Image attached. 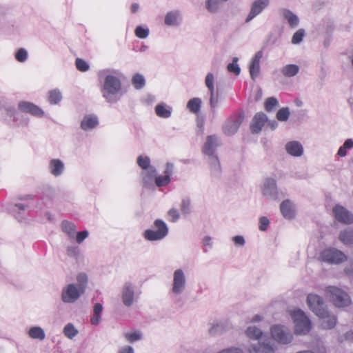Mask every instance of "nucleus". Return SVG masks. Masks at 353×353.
<instances>
[{
	"mask_svg": "<svg viewBox=\"0 0 353 353\" xmlns=\"http://www.w3.org/2000/svg\"><path fill=\"white\" fill-rule=\"evenodd\" d=\"M225 330L223 323H217L213 324L209 329V333L212 336L221 334Z\"/></svg>",
	"mask_w": 353,
	"mask_h": 353,
	"instance_id": "obj_48",
	"label": "nucleus"
},
{
	"mask_svg": "<svg viewBox=\"0 0 353 353\" xmlns=\"http://www.w3.org/2000/svg\"><path fill=\"white\" fill-rule=\"evenodd\" d=\"M270 332L272 339L280 344L287 345L293 340L292 332L283 325H274L271 327Z\"/></svg>",
	"mask_w": 353,
	"mask_h": 353,
	"instance_id": "obj_9",
	"label": "nucleus"
},
{
	"mask_svg": "<svg viewBox=\"0 0 353 353\" xmlns=\"http://www.w3.org/2000/svg\"><path fill=\"white\" fill-rule=\"evenodd\" d=\"M77 68L81 72H86L89 70V64L82 59L77 58L75 61Z\"/></svg>",
	"mask_w": 353,
	"mask_h": 353,
	"instance_id": "obj_53",
	"label": "nucleus"
},
{
	"mask_svg": "<svg viewBox=\"0 0 353 353\" xmlns=\"http://www.w3.org/2000/svg\"><path fill=\"white\" fill-rule=\"evenodd\" d=\"M220 145V138L217 135H209L204 143L203 152L207 156L215 155V151Z\"/></svg>",
	"mask_w": 353,
	"mask_h": 353,
	"instance_id": "obj_18",
	"label": "nucleus"
},
{
	"mask_svg": "<svg viewBox=\"0 0 353 353\" xmlns=\"http://www.w3.org/2000/svg\"><path fill=\"white\" fill-rule=\"evenodd\" d=\"M62 99V93L58 88L53 89L49 92L48 102L51 105L59 104Z\"/></svg>",
	"mask_w": 353,
	"mask_h": 353,
	"instance_id": "obj_39",
	"label": "nucleus"
},
{
	"mask_svg": "<svg viewBox=\"0 0 353 353\" xmlns=\"http://www.w3.org/2000/svg\"><path fill=\"white\" fill-rule=\"evenodd\" d=\"M204 7L212 14L219 13L223 8L221 0H205Z\"/></svg>",
	"mask_w": 353,
	"mask_h": 353,
	"instance_id": "obj_27",
	"label": "nucleus"
},
{
	"mask_svg": "<svg viewBox=\"0 0 353 353\" xmlns=\"http://www.w3.org/2000/svg\"><path fill=\"white\" fill-rule=\"evenodd\" d=\"M181 212L186 215L191 212V202L188 198H183L180 205Z\"/></svg>",
	"mask_w": 353,
	"mask_h": 353,
	"instance_id": "obj_50",
	"label": "nucleus"
},
{
	"mask_svg": "<svg viewBox=\"0 0 353 353\" xmlns=\"http://www.w3.org/2000/svg\"><path fill=\"white\" fill-rule=\"evenodd\" d=\"M141 292L137 286L130 281L123 283L121 290V299L122 303L127 307H130L139 298Z\"/></svg>",
	"mask_w": 353,
	"mask_h": 353,
	"instance_id": "obj_6",
	"label": "nucleus"
},
{
	"mask_svg": "<svg viewBox=\"0 0 353 353\" xmlns=\"http://www.w3.org/2000/svg\"><path fill=\"white\" fill-rule=\"evenodd\" d=\"M286 152L294 157H300L303 154L304 149L302 144L297 141H291L285 145Z\"/></svg>",
	"mask_w": 353,
	"mask_h": 353,
	"instance_id": "obj_21",
	"label": "nucleus"
},
{
	"mask_svg": "<svg viewBox=\"0 0 353 353\" xmlns=\"http://www.w3.org/2000/svg\"><path fill=\"white\" fill-rule=\"evenodd\" d=\"M83 294L74 285V283H69L62 288L61 299L64 303H74Z\"/></svg>",
	"mask_w": 353,
	"mask_h": 353,
	"instance_id": "obj_12",
	"label": "nucleus"
},
{
	"mask_svg": "<svg viewBox=\"0 0 353 353\" xmlns=\"http://www.w3.org/2000/svg\"><path fill=\"white\" fill-rule=\"evenodd\" d=\"M203 245L205 248L204 252H207L208 250L212 249L213 246L212 237L208 235L205 236L203 239Z\"/></svg>",
	"mask_w": 353,
	"mask_h": 353,
	"instance_id": "obj_56",
	"label": "nucleus"
},
{
	"mask_svg": "<svg viewBox=\"0 0 353 353\" xmlns=\"http://www.w3.org/2000/svg\"><path fill=\"white\" fill-rule=\"evenodd\" d=\"M137 163L143 170L141 173L143 187L152 186V179L157 172V169L151 165L150 159L148 156L139 155L137 157Z\"/></svg>",
	"mask_w": 353,
	"mask_h": 353,
	"instance_id": "obj_4",
	"label": "nucleus"
},
{
	"mask_svg": "<svg viewBox=\"0 0 353 353\" xmlns=\"http://www.w3.org/2000/svg\"><path fill=\"white\" fill-rule=\"evenodd\" d=\"M103 311V305L97 303L93 307V315L91 317L90 322L93 325H97L101 321V314Z\"/></svg>",
	"mask_w": 353,
	"mask_h": 353,
	"instance_id": "obj_38",
	"label": "nucleus"
},
{
	"mask_svg": "<svg viewBox=\"0 0 353 353\" xmlns=\"http://www.w3.org/2000/svg\"><path fill=\"white\" fill-rule=\"evenodd\" d=\"M290 114V109L288 107L282 108L276 113V119L279 121H286Z\"/></svg>",
	"mask_w": 353,
	"mask_h": 353,
	"instance_id": "obj_47",
	"label": "nucleus"
},
{
	"mask_svg": "<svg viewBox=\"0 0 353 353\" xmlns=\"http://www.w3.org/2000/svg\"><path fill=\"white\" fill-rule=\"evenodd\" d=\"M263 333L261 330L254 325H250L245 330V335L251 340L257 341V343H251L248 347V353H275V348L270 342H261Z\"/></svg>",
	"mask_w": 353,
	"mask_h": 353,
	"instance_id": "obj_2",
	"label": "nucleus"
},
{
	"mask_svg": "<svg viewBox=\"0 0 353 353\" xmlns=\"http://www.w3.org/2000/svg\"><path fill=\"white\" fill-rule=\"evenodd\" d=\"M243 116L235 114L230 117L223 125V131L225 134L232 136L236 133L240 125L243 121Z\"/></svg>",
	"mask_w": 353,
	"mask_h": 353,
	"instance_id": "obj_14",
	"label": "nucleus"
},
{
	"mask_svg": "<svg viewBox=\"0 0 353 353\" xmlns=\"http://www.w3.org/2000/svg\"><path fill=\"white\" fill-rule=\"evenodd\" d=\"M282 16L287 20L290 26L292 28H296L299 23V19L292 11L288 9L281 10Z\"/></svg>",
	"mask_w": 353,
	"mask_h": 353,
	"instance_id": "obj_31",
	"label": "nucleus"
},
{
	"mask_svg": "<svg viewBox=\"0 0 353 353\" xmlns=\"http://www.w3.org/2000/svg\"><path fill=\"white\" fill-rule=\"evenodd\" d=\"M97 77L101 83L100 91L105 102L115 104L125 94L122 84L123 74L119 70L106 68L100 70Z\"/></svg>",
	"mask_w": 353,
	"mask_h": 353,
	"instance_id": "obj_1",
	"label": "nucleus"
},
{
	"mask_svg": "<svg viewBox=\"0 0 353 353\" xmlns=\"http://www.w3.org/2000/svg\"><path fill=\"white\" fill-rule=\"evenodd\" d=\"M132 83L135 89L140 90L145 86V80L142 74L137 73L132 77Z\"/></svg>",
	"mask_w": 353,
	"mask_h": 353,
	"instance_id": "obj_41",
	"label": "nucleus"
},
{
	"mask_svg": "<svg viewBox=\"0 0 353 353\" xmlns=\"http://www.w3.org/2000/svg\"><path fill=\"white\" fill-rule=\"evenodd\" d=\"M63 333L68 339H72L79 334V331L72 323H69L64 326Z\"/></svg>",
	"mask_w": 353,
	"mask_h": 353,
	"instance_id": "obj_40",
	"label": "nucleus"
},
{
	"mask_svg": "<svg viewBox=\"0 0 353 353\" xmlns=\"http://www.w3.org/2000/svg\"><path fill=\"white\" fill-rule=\"evenodd\" d=\"M89 235V232L88 230H83L81 232H76V241L80 244Z\"/></svg>",
	"mask_w": 353,
	"mask_h": 353,
	"instance_id": "obj_58",
	"label": "nucleus"
},
{
	"mask_svg": "<svg viewBox=\"0 0 353 353\" xmlns=\"http://www.w3.org/2000/svg\"><path fill=\"white\" fill-rule=\"evenodd\" d=\"M267 122L268 117L265 113L261 112L256 113L253 117L250 124L252 132L254 134L259 133Z\"/></svg>",
	"mask_w": 353,
	"mask_h": 353,
	"instance_id": "obj_20",
	"label": "nucleus"
},
{
	"mask_svg": "<svg viewBox=\"0 0 353 353\" xmlns=\"http://www.w3.org/2000/svg\"><path fill=\"white\" fill-rule=\"evenodd\" d=\"M28 336L35 340L43 341L46 339L44 330L40 326H32L28 331Z\"/></svg>",
	"mask_w": 353,
	"mask_h": 353,
	"instance_id": "obj_33",
	"label": "nucleus"
},
{
	"mask_svg": "<svg viewBox=\"0 0 353 353\" xmlns=\"http://www.w3.org/2000/svg\"><path fill=\"white\" fill-rule=\"evenodd\" d=\"M62 231L65 233L70 239L74 240L76 235V225L68 221H63L61 225Z\"/></svg>",
	"mask_w": 353,
	"mask_h": 353,
	"instance_id": "obj_35",
	"label": "nucleus"
},
{
	"mask_svg": "<svg viewBox=\"0 0 353 353\" xmlns=\"http://www.w3.org/2000/svg\"><path fill=\"white\" fill-rule=\"evenodd\" d=\"M267 127H269L272 130H275L278 127V123L275 120H270L267 122Z\"/></svg>",
	"mask_w": 353,
	"mask_h": 353,
	"instance_id": "obj_64",
	"label": "nucleus"
},
{
	"mask_svg": "<svg viewBox=\"0 0 353 353\" xmlns=\"http://www.w3.org/2000/svg\"><path fill=\"white\" fill-rule=\"evenodd\" d=\"M15 59L21 63L25 62L28 59V52L24 48H20L15 54Z\"/></svg>",
	"mask_w": 353,
	"mask_h": 353,
	"instance_id": "obj_54",
	"label": "nucleus"
},
{
	"mask_svg": "<svg viewBox=\"0 0 353 353\" xmlns=\"http://www.w3.org/2000/svg\"><path fill=\"white\" fill-rule=\"evenodd\" d=\"M182 21V13L177 9L167 12L164 17V24L168 27H179Z\"/></svg>",
	"mask_w": 353,
	"mask_h": 353,
	"instance_id": "obj_17",
	"label": "nucleus"
},
{
	"mask_svg": "<svg viewBox=\"0 0 353 353\" xmlns=\"http://www.w3.org/2000/svg\"><path fill=\"white\" fill-rule=\"evenodd\" d=\"M280 210L284 218L290 219L294 216V206L293 203L289 200H284L280 205Z\"/></svg>",
	"mask_w": 353,
	"mask_h": 353,
	"instance_id": "obj_25",
	"label": "nucleus"
},
{
	"mask_svg": "<svg viewBox=\"0 0 353 353\" xmlns=\"http://www.w3.org/2000/svg\"><path fill=\"white\" fill-rule=\"evenodd\" d=\"M48 170L54 176H60L65 170V164L59 159H52L49 161Z\"/></svg>",
	"mask_w": 353,
	"mask_h": 353,
	"instance_id": "obj_23",
	"label": "nucleus"
},
{
	"mask_svg": "<svg viewBox=\"0 0 353 353\" xmlns=\"http://www.w3.org/2000/svg\"><path fill=\"white\" fill-rule=\"evenodd\" d=\"M209 105L210 114L212 117V120H213L216 118L217 110L220 105L219 97L217 95L215 94V92L210 93Z\"/></svg>",
	"mask_w": 353,
	"mask_h": 353,
	"instance_id": "obj_30",
	"label": "nucleus"
},
{
	"mask_svg": "<svg viewBox=\"0 0 353 353\" xmlns=\"http://www.w3.org/2000/svg\"><path fill=\"white\" fill-rule=\"evenodd\" d=\"M238 60L237 57H234L232 62L229 63L227 67L228 71L234 73L235 75H239L241 72V68L237 63Z\"/></svg>",
	"mask_w": 353,
	"mask_h": 353,
	"instance_id": "obj_51",
	"label": "nucleus"
},
{
	"mask_svg": "<svg viewBox=\"0 0 353 353\" xmlns=\"http://www.w3.org/2000/svg\"><path fill=\"white\" fill-rule=\"evenodd\" d=\"M333 213L338 221L345 224L353 223V214L344 207L340 205H335Z\"/></svg>",
	"mask_w": 353,
	"mask_h": 353,
	"instance_id": "obj_16",
	"label": "nucleus"
},
{
	"mask_svg": "<svg viewBox=\"0 0 353 353\" xmlns=\"http://www.w3.org/2000/svg\"><path fill=\"white\" fill-rule=\"evenodd\" d=\"M125 339L130 343H134L142 339V333L140 331L126 332L124 334Z\"/></svg>",
	"mask_w": 353,
	"mask_h": 353,
	"instance_id": "obj_45",
	"label": "nucleus"
},
{
	"mask_svg": "<svg viewBox=\"0 0 353 353\" xmlns=\"http://www.w3.org/2000/svg\"><path fill=\"white\" fill-rule=\"evenodd\" d=\"M168 232L169 229L165 222L161 219H156L152 228L145 230L143 236L149 241H159L165 239Z\"/></svg>",
	"mask_w": 353,
	"mask_h": 353,
	"instance_id": "obj_5",
	"label": "nucleus"
},
{
	"mask_svg": "<svg viewBox=\"0 0 353 353\" xmlns=\"http://www.w3.org/2000/svg\"><path fill=\"white\" fill-rule=\"evenodd\" d=\"M305 30L303 29L298 30L292 36V43L293 44H299L303 39Z\"/></svg>",
	"mask_w": 353,
	"mask_h": 353,
	"instance_id": "obj_52",
	"label": "nucleus"
},
{
	"mask_svg": "<svg viewBox=\"0 0 353 353\" xmlns=\"http://www.w3.org/2000/svg\"><path fill=\"white\" fill-rule=\"evenodd\" d=\"M214 75L212 72H208L205 78V84L210 93L215 92L214 88Z\"/></svg>",
	"mask_w": 353,
	"mask_h": 353,
	"instance_id": "obj_44",
	"label": "nucleus"
},
{
	"mask_svg": "<svg viewBox=\"0 0 353 353\" xmlns=\"http://www.w3.org/2000/svg\"><path fill=\"white\" fill-rule=\"evenodd\" d=\"M300 68L296 64H287L282 67L281 70V74L287 78L295 77L299 72Z\"/></svg>",
	"mask_w": 353,
	"mask_h": 353,
	"instance_id": "obj_34",
	"label": "nucleus"
},
{
	"mask_svg": "<svg viewBox=\"0 0 353 353\" xmlns=\"http://www.w3.org/2000/svg\"><path fill=\"white\" fill-rule=\"evenodd\" d=\"M208 161L212 174L218 176L221 172V166L216 154L208 156Z\"/></svg>",
	"mask_w": 353,
	"mask_h": 353,
	"instance_id": "obj_29",
	"label": "nucleus"
},
{
	"mask_svg": "<svg viewBox=\"0 0 353 353\" xmlns=\"http://www.w3.org/2000/svg\"><path fill=\"white\" fill-rule=\"evenodd\" d=\"M339 239L344 244L353 243V230H345L341 232Z\"/></svg>",
	"mask_w": 353,
	"mask_h": 353,
	"instance_id": "obj_42",
	"label": "nucleus"
},
{
	"mask_svg": "<svg viewBox=\"0 0 353 353\" xmlns=\"http://www.w3.org/2000/svg\"><path fill=\"white\" fill-rule=\"evenodd\" d=\"M320 258L322 261L330 264H339L347 259L342 251L334 248L323 250L320 254Z\"/></svg>",
	"mask_w": 353,
	"mask_h": 353,
	"instance_id": "obj_10",
	"label": "nucleus"
},
{
	"mask_svg": "<svg viewBox=\"0 0 353 353\" xmlns=\"http://www.w3.org/2000/svg\"><path fill=\"white\" fill-rule=\"evenodd\" d=\"M270 224V221L266 216H261L259 219V229L261 231H265Z\"/></svg>",
	"mask_w": 353,
	"mask_h": 353,
	"instance_id": "obj_59",
	"label": "nucleus"
},
{
	"mask_svg": "<svg viewBox=\"0 0 353 353\" xmlns=\"http://www.w3.org/2000/svg\"><path fill=\"white\" fill-rule=\"evenodd\" d=\"M201 99L199 97H194L188 101L186 107L190 112L198 114L201 110Z\"/></svg>",
	"mask_w": 353,
	"mask_h": 353,
	"instance_id": "obj_37",
	"label": "nucleus"
},
{
	"mask_svg": "<svg viewBox=\"0 0 353 353\" xmlns=\"http://www.w3.org/2000/svg\"><path fill=\"white\" fill-rule=\"evenodd\" d=\"M270 4V0H254L250 6V11L245 19V23H249L260 14Z\"/></svg>",
	"mask_w": 353,
	"mask_h": 353,
	"instance_id": "obj_15",
	"label": "nucleus"
},
{
	"mask_svg": "<svg viewBox=\"0 0 353 353\" xmlns=\"http://www.w3.org/2000/svg\"><path fill=\"white\" fill-rule=\"evenodd\" d=\"M174 171V165L172 163H167L165 165V170L163 172L165 176H168L169 178H171V176L173 174Z\"/></svg>",
	"mask_w": 353,
	"mask_h": 353,
	"instance_id": "obj_62",
	"label": "nucleus"
},
{
	"mask_svg": "<svg viewBox=\"0 0 353 353\" xmlns=\"http://www.w3.org/2000/svg\"><path fill=\"white\" fill-rule=\"evenodd\" d=\"M326 293L335 306L343 307L350 303L349 295L343 290L335 286H329L326 289Z\"/></svg>",
	"mask_w": 353,
	"mask_h": 353,
	"instance_id": "obj_8",
	"label": "nucleus"
},
{
	"mask_svg": "<svg viewBox=\"0 0 353 353\" xmlns=\"http://www.w3.org/2000/svg\"><path fill=\"white\" fill-rule=\"evenodd\" d=\"M150 30L148 27L139 26L134 30L135 35L139 39H145L148 37Z\"/></svg>",
	"mask_w": 353,
	"mask_h": 353,
	"instance_id": "obj_49",
	"label": "nucleus"
},
{
	"mask_svg": "<svg viewBox=\"0 0 353 353\" xmlns=\"http://www.w3.org/2000/svg\"><path fill=\"white\" fill-rule=\"evenodd\" d=\"M119 353H134V349L131 346L126 345V346L122 347L119 350Z\"/></svg>",
	"mask_w": 353,
	"mask_h": 353,
	"instance_id": "obj_63",
	"label": "nucleus"
},
{
	"mask_svg": "<svg viewBox=\"0 0 353 353\" xmlns=\"http://www.w3.org/2000/svg\"><path fill=\"white\" fill-rule=\"evenodd\" d=\"M232 241L236 247L242 248L245 244V240L243 236L236 235L232 238Z\"/></svg>",
	"mask_w": 353,
	"mask_h": 353,
	"instance_id": "obj_57",
	"label": "nucleus"
},
{
	"mask_svg": "<svg viewBox=\"0 0 353 353\" xmlns=\"http://www.w3.org/2000/svg\"><path fill=\"white\" fill-rule=\"evenodd\" d=\"M19 109L26 113L37 117H43L44 112L38 105L28 101H21L18 105Z\"/></svg>",
	"mask_w": 353,
	"mask_h": 353,
	"instance_id": "obj_19",
	"label": "nucleus"
},
{
	"mask_svg": "<svg viewBox=\"0 0 353 353\" xmlns=\"http://www.w3.org/2000/svg\"><path fill=\"white\" fill-rule=\"evenodd\" d=\"M295 325L297 334H306L311 329V322L303 311L300 309L294 310L291 314Z\"/></svg>",
	"mask_w": 353,
	"mask_h": 353,
	"instance_id": "obj_7",
	"label": "nucleus"
},
{
	"mask_svg": "<svg viewBox=\"0 0 353 353\" xmlns=\"http://www.w3.org/2000/svg\"><path fill=\"white\" fill-rule=\"evenodd\" d=\"M79 250L76 246H69L67 248V254L70 257L77 258L79 256Z\"/></svg>",
	"mask_w": 353,
	"mask_h": 353,
	"instance_id": "obj_60",
	"label": "nucleus"
},
{
	"mask_svg": "<svg viewBox=\"0 0 353 353\" xmlns=\"http://www.w3.org/2000/svg\"><path fill=\"white\" fill-rule=\"evenodd\" d=\"M319 317L322 319V326L325 329H332L336 324V316L330 314L327 310H325L324 316Z\"/></svg>",
	"mask_w": 353,
	"mask_h": 353,
	"instance_id": "obj_32",
	"label": "nucleus"
},
{
	"mask_svg": "<svg viewBox=\"0 0 353 353\" xmlns=\"http://www.w3.org/2000/svg\"><path fill=\"white\" fill-rule=\"evenodd\" d=\"M99 124L98 119L94 115H86L81 122V128L85 130H90L97 126Z\"/></svg>",
	"mask_w": 353,
	"mask_h": 353,
	"instance_id": "obj_28",
	"label": "nucleus"
},
{
	"mask_svg": "<svg viewBox=\"0 0 353 353\" xmlns=\"http://www.w3.org/2000/svg\"><path fill=\"white\" fill-rule=\"evenodd\" d=\"M261 194L270 201H279L280 193L276 180L272 178L265 179L261 186Z\"/></svg>",
	"mask_w": 353,
	"mask_h": 353,
	"instance_id": "obj_11",
	"label": "nucleus"
},
{
	"mask_svg": "<svg viewBox=\"0 0 353 353\" xmlns=\"http://www.w3.org/2000/svg\"><path fill=\"white\" fill-rule=\"evenodd\" d=\"M217 353H244V352L240 347H231L229 348L223 349Z\"/></svg>",
	"mask_w": 353,
	"mask_h": 353,
	"instance_id": "obj_61",
	"label": "nucleus"
},
{
	"mask_svg": "<svg viewBox=\"0 0 353 353\" xmlns=\"http://www.w3.org/2000/svg\"><path fill=\"white\" fill-rule=\"evenodd\" d=\"M76 281L77 283H74V285L82 292L85 293L88 283V276L87 274L85 272L79 273L76 276Z\"/></svg>",
	"mask_w": 353,
	"mask_h": 353,
	"instance_id": "obj_36",
	"label": "nucleus"
},
{
	"mask_svg": "<svg viewBox=\"0 0 353 353\" xmlns=\"http://www.w3.org/2000/svg\"><path fill=\"white\" fill-rule=\"evenodd\" d=\"M170 181L171 178H169L168 176H165V174L157 176V172L152 179V186L143 188L148 190H154L155 186L161 188L168 185L170 183Z\"/></svg>",
	"mask_w": 353,
	"mask_h": 353,
	"instance_id": "obj_26",
	"label": "nucleus"
},
{
	"mask_svg": "<svg viewBox=\"0 0 353 353\" xmlns=\"http://www.w3.org/2000/svg\"><path fill=\"white\" fill-rule=\"evenodd\" d=\"M263 57V52H256L251 60L249 66L250 74L252 79H255L260 72V61Z\"/></svg>",
	"mask_w": 353,
	"mask_h": 353,
	"instance_id": "obj_22",
	"label": "nucleus"
},
{
	"mask_svg": "<svg viewBox=\"0 0 353 353\" xmlns=\"http://www.w3.org/2000/svg\"><path fill=\"white\" fill-rule=\"evenodd\" d=\"M172 107L164 102L158 103L154 108L155 114L160 118L168 119L172 113Z\"/></svg>",
	"mask_w": 353,
	"mask_h": 353,
	"instance_id": "obj_24",
	"label": "nucleus"
},
{
	"mask_svg": "<svg viewBox=\"0 0 353 353\" xmlns=\"http://www.w3.org/2000/svg\"><path fill=\"white\" fill-rule=\"evenodd\" d=\"M307 302L310 310L317 316H324L327 307L321 296L315 294H310L307 297Z\"/></svg>",
	"mask_w": 353,
	"mask_h": 353,
	"instance_id": "obj_13",
	"label": "nucleus"
},
{
	"mask_svg": "<svg viewBox=\"0 0 353 353\" xmlns=\"http://www.w3.org/2000/svg\"><path fill=\"white\" fill-rule=\"evenodd\" d=\"M352 148H353V139H347V140H345L344 143L339 148L337 154L341 157H345L347 154V151L348 150L352 149Z\"/></svg>",
	"mask_w": 353,
	"mask_h": 353,
	"instance_id": "obj_43",
	"label": "nucleus"
},
{
	"mask_svg": "<svg viewBox=\"0 0 353 353\" xmlns=\"http://www.w3.org/2000/svg\"><path fill=\"white\" fill-rule=\"evenodd\" d=\"M187 286V278L185 272L181 268L176 269L172 274V281L169 290V295L175 303L181 301V298L185 292Z\"/></svg>",
	"mask_w": 353,
	"mask_h": 353,
	"instance_id": "obj_3",
	"label": "nucleus"
},
{
	"mask_svg": "<svg viewBox=\"0 0 353 353\" xmlns=\"http://www.w3.org/2000/svg\"><path fill=\"white\" fill-rule=\"evenodd\" d=\"M279 105V101L275 97H269L265 101L266 111L272 112Z\"/></svg>",
	"mask_w": 353,
	"mask_h": 353,
	"instance_id": "obj_46",
	"label": "nucleus"
},
{
	"mask_svg": "<svg viewBox=\"0 0 353 353\" xmlns=\"http://www.w3.org/2000/svg\"><path fill=\"white\" fill-rule=\"evenodd\" d=\"M168 215L170 218V221L173 223L176 222L180 218V214L178 210L174 208H172L168 210Z\"/></svg>",
	"mask_w": 353,
	"mask_h": 353,
	"instance_id": "obj_55",
	"label": "nucleus"
}]
</instances>
